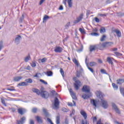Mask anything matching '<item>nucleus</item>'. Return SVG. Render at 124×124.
<instances>
[{
    "label": "nucleus",
    "mask_w": 124,
    "mask_h": 124,
    "mask_svg": "<svg viewBox=\"0 0 124 124\" xmlns=\"http://www.w3.org/2000/svg\"><path fill=\"white\" fill-rule=\"evenodd\" d=\"M32 92H33V93H35L38 95H40V94L41 96L43 97V98H45L46 99V98L49 97V93L46 91H42L40 92V91H39V90L36 88H32Z\"/></svg>",
    "instance_id": "nucleus-1"
},
{
    "label": "nucleus",
    "mask_w": 124,
    "mask_h": 124,
    "mask_svg": "<svg viewBox=\"0 0 124 124\" xmlns=\"http://www.w3.org/2000/svg\"><path fill=\"white\" fill-rule=\"evenodd\" d=\"M77 78L76 77H74L73 78V81H75V83L74 84L75 90H76V91H78V90H79V87H80V86L81 81H80V80H79L78 79L77 80Z\"/></svg>",
    "instance_id": "nucleus-2"
},
{
    "label": "nucleus",
    "mask_w": 124,
    "mask_h": 124,
    "mask_svg": "<svg viewBox=\"0 0 124 124\" xmlns=\"http://www.w3.org/2000/svg\"><path fill=\"white\" fill-rule=\"evenodd\" d=\"M59 106H60V101L59 100V98L56 97L54 98V106L52 107V108L54 110H57V109H59Z\"/></svg>",
    "instance_id": "nucleus-3"
},
{
    "label": "nucleus",
    "mask_w": 124,
    "mask_h": 124,
    "mask_svg": "<svg viewBox=\"0 0 124 124\" xmlns=\"http://www.w3.org/2000/svg\"><path fill=\"white\" fill-rule=\"evenodd\" d=\"M83 16H84L83 14H80L79 16L77 17L76 20H74L73 23L76 24H78V23H79V22H81L83 19Z\"/></svg>",
    "instance_id": "nucleus-4"
},
{
    "label": "nucleus",
    "mask_w": 124,
    "mask_h": 124,
    "mask_svg": "<svg viewBox=\"0 0 124 124\" xmlns=\"http://www.w3.org/2000/svg\"><path fill=\"white\" fill-rule=\"evenodd\" d=\"M101 103L102 104V107H103L104 109H107V108H108V103L107 101L101 99Z\"/></svg>",
    "instance_id": "nucleus-5"
},
{
    "label": "nucleus",
    "mask_w": 124,
    "mask_h": 124,
    "mask_svg": "<svg viewBox=\"0 0 124 124\" xmlns=\"http://www.w3.org/2000/svg\"><path fill=\"white\" fill-rule=\"evenodd\" d=\"M21 39H22V36L20 35H16L15 39V43H16V45L20 44V40H21Z\"/></svg>",
    "instance_id": "nucleus-6"
},
{
    "label": "nucleus",
    "mask_w": 124,
    "mask_h": 124,
    "mask_svg": "<svg viewBox=\"0 0 124 124\" xmlns=\"http://www.w3.org/2000/svg\"><path fill=\"white\" fill-rule=\"evenodd\" d=\"M96 46L97 47V49L101 50L102 51H103V50H104L105 48V47H106V46L104 43L102 44L97 45Z\"/></svg>",
    "instance_id": "nucleus-7"
},
{
    "label": "nucleus",
    "mask_w": 124,
    "mask_h": 124,
    "mask_svg": "<svg viewBox=\"0 0 124 124\" xmlns=\"http://www.w3.org/2000/svg\"><path fill=\"white\" fill-rule=\"evenodd\" d=\"M82 91L83 92V93H90L91 92L90 86L84 85L82 88Z\"/></svg>",
    "instance_id": "nucleus-8"
},
{
    "label": "nucleus",
    "mask_w": 124,
    "mask_h": 124,
    "mask_svg": "<svg viewBox=\"0 0 124 124\" xmlns=\"http://www.w3.org/2000/svg\"><path fill=\"white\" fill-rule=\"evenodd\" d=\"M17 112L18 114H20V115H21V116H23L24 114L26 113L27 109H26V108H19L17 109Z\"/></svg>",
    "instance_id": "nucleus-9"
},
{
    "label": "nucleus",
    "mask_w": 124,
    "mask_h": 124,
    "mask_svg": "<svg viewBox=\"0 0 124 124\" xmlns=\"http://www.w3.org/2000/svg\"><path fill=\"white\" fill-rule=\"evenodd\" d=\"M82 72H83V68H82L81 65H79V70L77 71L76 77L78 78H80L81 75H82Z\"/></svg>",
    "instance_id": "nucleus-10"
},
{
    "label": "nucleus",
    "mask_w": 124,
    "mask_h": 124,
    "mask_svg": "<svg viewBox=\"0 0 124 124\" xmlns=\"http://www.w3.org/2000/svg\"><path fill=\"white\" fill-rule=\"evenodd\" d=\"M112 109L114 110L117 114H121V112H120V109L118 108V107L116 105V104L114 103H112Z\"/></svg>",
    "instance_id": "nucleus-11"
},
{
    "label": "nucleus",
    "mask_w": 124,
    "mask_h": 124,
    "mask_svg": "<svg viewBox=\"0 0 124 124\" xmlns=\"http://www.w3.org/2000/svg\"><path fill=\"white\" fill-rule=\"evenodd\" d=\"M54 52H55V53H62V48L61 46H56Z\"/></svg>",
    "instance_id": "nucleus-12"
},
{
    "label": "nucleus",
    "mask_w": 124,
    "mask_h": 124,
    "mask_svg": "<svg viewBox=\"0 0 124 124\" xmlns=\"http://www.w3.org/2000/svg\"><path fill=\"white\" fill-rule=\"evenodd\" d=\"M113 61H115V59L114 58H111L110 57H108L107 58V62H108L109 64H111V65H113V64H114Z\"/></svg>",
    "instance_id": "nucleus-13"
},
{
    "label": "nucleus",
    "mask_w": 124,
    "mask_h": 124,
    "mask_svg": "<svg viewBox=\"0 0 124 124\" xmlns=\"http://www.w3.org/2000/svg\"><path fill=\"white\" fill-rule=\"evenodd\" d=\"M23 79V77L22 76H17L14 77L13 81L14 82H19V81H21Z\"/></svg>",
    "instance_id": "nucleus-14"
},
{
    "label": "nucleus",
    "mask_w": 124,
    "mask_h": 124,
    "mask_svg": "<svg viewBox=\"0 0 124 124\" xmlns=\"http://www.w3.org/2000/svg\"><path fill=\"white\" fill-rule=\"evenodd\" d=\"M95 94L97 96V97H98L99 98H100L101 99H102V98H103V95H102V93L100 91H96L95 92Z\"/></svg>",
    "instance_id": "nucleus-15"
},
{
    "label": "nucleus",
    "mask_w": 124,
    "mask_h": 124,
    "mask_svg": "<svg viewBox=\"0 0 124 124\" xmlns=\"http://www.w3.org/2000/svg\"><path fill=\"white\" fill-rule=\"evenodd\" d=\"M69 93H70L73 99H76V95L75 94V93L74 92H73L72 89H69Z\"/></svg>",
    "instance_id": "nucleus-16"
},
{
    "label": "nucleus",
    "mask_w": 124,
    "mask_h": 124,
    "mask_svg": "<svg viewBox=\"0 0 124 124\" xmlns=\"http://www.w3.org/2000/svg\"><path fill=\"white\" fill-rule=\"evenodd\" d=\"M97 49V48L96 45L90 46L89 47L90 52H93V51H95V50Z\"/></svg>",
    "instance_id": "nucleus-17"
},
{
    "label": "nucleus",
    "mask_w": 124,
    "mask_h": 124,
    "mask_svg": "<svg viewBox=\"0 0 124 124\" xmlns=\"http://www.w3.org/2000/svg\"><path fill=\"white\" fill-rule=\"evenodd\" d=\"M91 104L93 105V106H94V109H95V108L96 107L97 105V101L94 100V99H91Z\"/></svg>",
    "instance_id": "nucleus-18"
},
{
    "label": "nucleus",
    "mask_w": 124,
    "mask_h": 124,
    "mask_svg": "<svg viewBox=\"0 0 124 124\" xmlns=\"http://www.w3.org/2000/svg\"><path fill=\"white\" fill-rule=\"evenodd\" d=\"M113 32H115L118 37H121V36H122V33L121 32V31L119 30H113Z\"/></svg>",
    "instance_id": "nucleus-19"
},
{
    "label": "nucleus",
    "mask_w": 124,
    "mask_h": 124,
    "mask_svg": "<svg viewBox=\"0 0 124 124\" xmlns=\"http://www.w3.org/2000/svg\"><path fill=\"white\" fill-rule=\"evenodd\" d=\"M87 59H88V56H86L85 63L87 64V65L88 66V68L91 71V72H92V73H93V72H94V71H93V68L90 67L89 66V65H88V63H87Z\"/></svg>",
    "instance_id": "nucleus-20"
},
{
    "label": "nucleus",
    "mask_w": 124,
    "mask_h": 124,
    "mask_svg": "<svg viewBox=\"0 0 124 124\" xmlns=\"http://www.w3.org/2000/svg\"><path fill=\"white\" fill-rule=\"evenodd\" d=\"M49 19H50V16L45 15L43 18V23H46V22H47V20Z\"/></svg>",
    "instance_id": "nucleus-21"
},
{
    "label": "nucleus",
    "mask_w": 124,
    "mask_h": 124,
    "mask_svg": "<svg viewBox=\"0 0 124 124\" xmlns=\"http://www.w3.org/2000/svg\"><path fill=\"white\" fill-rule=\"evenodd\" d=\"M104 44L106 45V47H110V46H112L114 43L112 42H105Z\"/></svg>",
    "instance_id": "nucleus-22"
},
{
    "label": "nucleus",
    "mask_w": 124,
    "mask_h": 124,
    "mask_svg": "<svg viewBox=\"0 0 124 124\" xmlns=\"http://www.w3.org/2000/svg\"><path fill=\"white\" fill-rule=\"evenodd\" d=\"M117 84L118 85H122V84H124V79H119L116 80Z\"/></svg>",
    "instance_id": "nucleus-23"
},
{
    "label": "nucleus",
    "mask_w": 124,
    "mask_h": 124,
    "mask_svg": "<svg viewBox=\"0 0 124 124\" xmlns=\"http://www.w3.org/2000/svg\"><path fill=\"white\" fill-rule=\"evenodd\" d=\"M35 119H36L37 123H39V124H42L43 123V121H42V119H41L40 118V117L36 116Z\"/></svg>",
    "instance_id": "nucleus-24"
},
{
    "label": "nucleus",
    "mask_w": 124,
    "mask_h": 124,
    "mask_svg": "<svg viewBox=\"0 0 124 124\" xmlns=\"http://www.w3.org/2000/svg\"><path fill=\"white\" fill-rule=\"evenodd\" d=\"M80 114H81V115H82V116H83V118H84L85 120H86V119H87V113H86V112H85L83 110H81L80 111Z\"/></svg>",
    "instance_id": "nucleus-25"
},
{
    "label": "nucleus",
    "mask_w": 124,
    "mask_h": 124,
    "mask_svg": "<svg viewBox=\"0 0 124 124\" xmlns=\"http://www.w3.org/2000/svg\"><path fill=\"white\" fill-rule=\"evenodd\" d=\"M25 82L27 84H31L32 83V79L31 78H27L25 79Z\"/></svg>",
    "instance_id": "nucleus-26"
},
{
    "label": "nucleus",
    "mask_w": 124,
    "mask_h": 124,
    "mask_svg": "<svg viewBox=\"0 0 124 124\" xmlns=\"http://www.w3.org/2000/svg\"><path fill=\"white\" fill-rule=\"evenodd\" d=\"M90 97L91 96H90V95L87 94H84L82 95V98H83V99H87V98H90Z\"/></svg>",
    "instance_id": "nucleus-27"
},
{
    "label": "nucleus",
    "mask_w": 124,
    "mask_h": 124,
    "mask_svg": "<svg viewBox=\"0 0 124 124\" xmlns=\"http://www.w3.org/2000/svg\"><path fill=\"white\" fill-rule=\"evenodd\" d=\"M106 30L105 29V28H104V27H101L100 30V33H104V32H106Z\"/></svg>",
    "instance_id": "nucleus-28"
},
{
    "label": "nucleus",
    "mask_w": 124,
    "mask_h": 124,
    "mask_svg": "<svg viewBox=\"0 0 124 124\" xmlns=\"http://www.w3.org/2000/svg\"><path fill=\"white\" fill-rule=\"evenodd\" d=\"M43 112H44L46 117H48V116H49L48 112L47 111V109L44 108H43Z\"/></svg>",
    "instance_id": "nucleus-29"
},
{
    "label": "nucleus",
    "mask_w": 124,
    "mask_h": 124,
    "mask_svg": "<svg viewBox=\"0 0 124 124\" xmlns=\"http://www.w3.org/2000/svg\"><path fill=\"white\" fill-rule=\"evenodd\" d=\"M28 83H27V82H20L18 84V86H28Z\"/></svg>",
    "instance_id": "nucleus-30"
},
{
    "label": "nucleus",
    "mask_w": 124,
    "mask_h": 124,
    "mask_svg": "<svg viewBox=\"0 0 124 124\" xmlns=\"http://www.w3.org/2000/svg\"><path fill=\"white\" fill-rule=\"evenodd\" d=\"M46 75L48 77L53 76V72L51 71H47Z\"/></svg>",
    "instance_id": "nucleus-31"
},
{
    "label": "nucleus",
    "mask_w": 124,
    "mask_h": 124,
    "mask_svg": "<svg viewBox=\"0 0 124 124\" xmlns=\"http://www.w3.org/2000/svg\"><path fill=\"white\" fill-rule=\"evenodd\" d=\"M30 59H31V55L29 54L28 56L25 57L24 62H29V61L30 60Z\"/></svg>",
    "instance_id": "nucleus-32"
},
{
    "label": "nucleus",
    "mask_w": 124,
    "mask_h": 124,
    "mask_svg": "<svg viewBox=\"0 0 124 124\" xmlns=\"http://www.w3.org/2000/svg\"><path fill=\"white\" fill-rule=\"evenodd\" d=\"M117 16L118 17H124V13L119 12L116 13Z\"/></svg>",
    "instance_id": "nucleus-33"
},
{
    "label": "nucleus",
    "mask_w": 124,
    "mask_h": 124,
    "mask_svg": "<svg viewBox=\"0 0 124 124\" xmlns=\"http://www.w3.org/2000/svg\"><path fill=\"white\" fill-rule=\"evenodd\" d=\"M56 124H60V116H57L56 117Z\"/></svg>",
    "instance_id": "nucleus-34"
},
{
    "label": "nucleus",
    "mask_w": 124,
    "mask_h": 124,
    "mask_svg": "<svg viewBox=\"0 0 124 124\" xmlns=\"http://www.w3.org/2000/svg\"><path fill=\"white\" fill-rule=\"evenodd\" d=\"M72 0H67L69 7H72Z\"/></svg>",
    "instance_id": "nucleus-35"
},
{
    "label": "nucleus",
    "mask_w": 124,
    "mask_h": 124,
    "mask_svg": "<svg viewBox=\"0 0 124 124\" xmlns=\"http://www.w3.org/2000/svg\"><path fill=\"white\" fill-rule=\"evenodd\" d=\"M79 31L82 34H86V32L85 31V29H83L82 28H79Z\"/></svg>",
    "instance_id": "nucleus-36"
},
{
    "label": "nucleus",
    "mask_w": 124,
    "mask_h": 124,
    "mask_svg": "<svg viewBox=\"0 0 124 124\" xmlns=\"http://www.w3.org/2000/svg\"><path fill=\"white\" fill-rule=\"evenodd\" d=\"M73 62H74L76 65H77V66H79V63L78 62V61H77V60H76V59H74L73 60Z\"/></svg>",
    "instance_id": "nucleus-37"
},
{
    "label": "nucleus",
    "mask_w": 124,
    "mask_h": 124,
    "mask_svg": "<svg viewBox=\"0 0 124 124\" xmlns=\"http://www.w3.org/2000/svg\"><path fill=\"white\" fill-rule=\"evenodd\" d=\"M112 87H113L114 90H118V85H116L115 83H113L112 84Z\"/></svg>",
    "instance_id": "nucleus-38"
},
{
    "label": "nucleus",
    "mask_w": 124,
    "mask_h": 124,
    "mask_svg": "<svg viewBox=\"0 0 124 124\" xmlns=\"http://www.w3.org/2000/svg\"><path fill=\"white\" fill-rule=\"evenodd\" d=\"M90 66L93 67L96 65V62H90L89 64Z\"/></svg>",
    "instance_id": "nucleus-39"
},
{
    "label": "nucleus",
    "mask_w": 124,
    "mask_h": 124,
    "mask_svg": "<svg viewBox=\"0 0 124 124\" xmlns=\"http://www.w3.org/2000/svg\"><path fill=\"white\" fill-rule=\"evenodd\" d=\"M115 55H116L117 57H122L123 56V54L120 52H114Z\"/></svg>",
    "instance_id": "nucleus-40"
},
{
    "label": "nucleus",
    "mask_w": 124,
    "mask_h": 124,
    "mask_svg": "<svg viewBox=\"0 0 124 124\" xmlns=\"http://www.w3.org/2000/svg\"><path fill=\"white\" fill-rule=\"evenodd\" d=\"M24 18H25V16H24V14H22L21 17L19 18V21L20 23L23 22V21L24 20Z\"/></svg>",
    "instance_id": "nucleus-41"
},
{
    "label": "nucleus",
    "mask_w": 124,
    "mask_h": 124,
    "mask_svg": "<svg viewBox=\"0 0 124 124\" xmlns=\"http://www.w3.org/2000/svg\"><path fill=\"white\" fill-rule=\"evenodd\" d=\"M105 38H106V35H103L102 37L100 39V41L103 42L105 40Z\"/></svg>",
    "instance_id": "nucleus-42"
},
{
    "label": "nucleus",
    "mask_w": 124,
    "mask_h": 124,
    "mask_svg": "<svg viewBox=\"0 0 124 124\" xmlns=\"http://www.w3.org/2000/svg\"><path fill=\"white\" fill-rule=\"evenodd\" d=\"M100 72L103 74H106L107 75H108V73L106 72V71H105V69H102L100 70Z\"/></svg>",
    "instance_id": "nucleus-43"
},
{
    "label": "nucleus",
    "mask_w": 124,
    "mask_h": 124,
    "mask_svg": "<svg viewBox=\"0 0 124 124\" xmlns=\"http://www.w3.org/2000/svg\"><path fill=\"white\" fill-rule=\"evenodd\" d=\"M60 73L62 74V77H64V72L63 71V70H62V68H60Z\"/></svg>",
    "instance_id": "nucleus-44"
},
{
    "label": "nucleus",
    "mask_w": 124,
    "mask_h": 124,
    "mask_svg": "<svg viewBox=\"0 0 124 124\" xmlns=\"http://www.w3.org/2000/svg\"><path fill=\"white\" fill-rule=\"evenodd\" d=\"M91 35H93V36H98V35H99V34L96 32H92L91 33Z\"/></svg>",
    "instance_id": "nucleus-45"
},
{
    "label": "nucleus",
    "mask_w": 124,
    "mask_h": 124,
    "mask_svg": "<svg viewBox=\"0 0 124 124\" xmlns=\"http://www.w3.org/2000/svg\"><path fill=\"white\" fill-rule=\"evenodd\" d=\"M20 120L21 121V122H22L23 124H24V123H25V121H26V117H25V116L22 117L20 119Z\"/></svg>",
    "instance_id": "nucleus-46"
},
{
    "label": "nucleus",
    "mask_w": 124,
    "mask_h": 124,
    "mask_svg": "<svg viewBox=\"0 0 124 124\" xmlns=\"http://www.w3.org/2000/svg\"><path fill=\"white\" fill-rule=\"evenodd\" d=\"M32 113H36L37 112V108H33L32 109Z\"/></svg>",
    "instance_id": "nucleus-47"
},
{
    "label": "nucleus",
    "mask_w": 124,
    "mask_h": 124,
    "mask_svg": "<svg viewBox=\"0 0 124 124\" xmlns=\"http://www.w3.org/2000/svg\"><path fill=\"white\" fill-rule=\"evenodd\" d=\"M1 103L4 105V106H6V104L5 103V101L3 99V98H1Z\"/></svg>",
    "instance_id": "nucleus-48"
},
{
    "label": "nucleus",
    "mask_w": 124,
    "mask_h": 124,
    "mask_svg": "<svg viewBox=\"0 0 124 124\" xmlns=\"http://www.w3.org/2000/svg\"><path fill=\"white\" fill-rule=\"evenodd\" d=\"M40 81L43 83V84H44L45 85H48V83H47V82L45 81L43 79H40Z\"/></svg>",
    "instance_id": "nucleus-49"
},
{
    "label": "nucleus",
    "mask_w": 124,
    "mask_h": 124,
    "mask_svg": "<svg viewBox=\"0 0 124 124\" xmlns=\"http://www.w3.org/2000/svg\"><path fill=\"white\" fill-rule=\"evenodd\" d=\"M91 15V11L90 10H87L86 12V16L87 17H89V16Z\"/></svg>",
    "instance_id": "nucleus-50"
},
{
    "label": "nucleus",
    "mask_w": 124,
    "mask_h": 124,
    "mask_svg": "<svg viewBox=\"0 0 124 124\" xmlns=\"http://www.w3.org/2000/svg\"><path fill=\"white\" fill-rule=\"evenodd\" d=\"M7 91H10V92H13V91H16V89H14V88H13V89H11V88H7Z\"/></svg>",
    "instance_id": "nucleus-51"
},
{
    "label": "nucleus",
    "mask_w": 124,
    "mask_h": 124,
    "mask_svg": "<svg viewBox=\"0 0 124 124\" xmlns=\"http://www.w3.org/2000/svg\"><path fill=\"white\" fill-rule=\"evenodd\" d=\"M82 51H83V47H81V48L77 50V52H78V53H81V52H82Z\"/></svg>",
    "instance_id": "nucleus-52"
},
{
    "label": "nucleus",
    "mask_w": 124,
    "mask_h": 124,
    "mask_svg": "<svg viewBox=\"0 0 124 124\" xmlns=\"http://www.w3.org/2000/svg\"><path fill=\"white\" fill-rule=\"evenodd\" d=\"M23 122H22L20 120H17L16 121V124H23Z\"/></svg>",
    "instance_id": "nucleus-53"
},
{
    "label": "nucleus",
    "mask_w": 124,
    "mask_h": 124,
    "mask_svg": "<svg viewBox=\"0 0 124 124\" xmlns=\"http://www.w3.org/2000/svg\"><path fill=\"white\" fill-rule=\"evenodd\" d=\"M62 110L63 112H66V113L68 112V110L65 108H62Z\"/></svg>",
    "instance_id": "nucleus-54"
},
{
    "label": "nucleus",
    "mask_w": 124,
    "mask_h": 124,
    "mask_svg": "<svg viewBox=\"0 0 124 124\" xmlns=\"http://www.w3.org/2000/svg\"><path fill=\"white\" fill-rule=\"evenodd\" d=\"M107 15H108V14H99V16H100L101 17H106L107 16Z\"/></svg>",
    "instance_id": "nucleus-55"
},
{
    "label": "nucleus",
    "mask_w": 124,
    "mask_h": 124,
    "mask_svg": "<svg viewBox=\"0 0 124 124\" xmlns=\"http://www.w3.org/2000/svg\"><path fill=\"white\" fill-rule=\"evenodd\" d=\"M70 26V22L67 23L66 25L65 26V28L67 29L68 28H69V26Z\"/></svg>",
    "instance_id": "nucleus-56"
},
{
    "label": "nucleus",
    "mask_w": 124,
    "mask_h": 124,
    "mask_svg": "<svg viewBox=\"0 0 124 124\" xmlns=\"http://www.w3.org/2000/svg\"><path fill=\"white\" fill-rule=\"evenodd\" d=\"M81 124H89V123H88V122L87 121V120H85V122L84 121V120H82Z\"/></svg>",
    "instance_id": "nucleus-57"
},
{
    "label": "nucleus",
    "mask_w": 124,
    "mask_h": 124,
    "mask_svg": "<svg viewBox=\"0 0 124 124\" xmlns=\"http://www.w3.org/2000/svg\"><path fill=\"white\" fill-rule=\"evenodd\" d=\"M3 46L2 45V41H0V51L2 49Z\"/></svg>",
    "instance_id": "nucleus-58"
},
{
    "label": "nucleus",
    "mask_w": 124,
    "mask_h": 124,
    "mask_svg": "<svg viewBox=\"0 0 124 124\" xmlns=\"http://www.w3.org/2000/svg\"><path fill=\"white\" fill-rule=\"evenodd\" d=\"M41 62H45L47 61V59L46 58H43L41 60Z\"/></svg>",
    "instance_id": "nucleus-59"
},
{
    "label": "nucleus",
    "mask_w": 124,
    "mask_h": 124,
    "mask_svg": "<svg viewBox=\"0 0 124 124\" xmlns=\"http://www.w3.org/2000/svg\"><path fill=\"white\" fill-rule=\"evenodd\" d=\"M94 19H95V21L96 23H99L100 20H99V19H98V18H97V17H95Z\"/></svg>",
    "instance_id": "nucleus-60"
},
{
    "label": "nucleus",
    "mask_w": 124,
    "mask_h": 124,
    "mask_svg": "<svg viewBox=\"0 0 124 124\" xmlns=\"http://www.w3.org/2000/svg\"><path fill=\"white\" fill-rule=\"evenodd\" d=\"M45 1V0H40L39 2V5H41V4H42V3H43Z\"/></svg>",
    "instance_id": "nucleus-61"
},
{
    "label": "nucleus",
    "mask_w": 124,
    "mask_h": 124,
    "mask_svg": "<svg viewBox=\"0 0 124 124\" xmlns=\"http://www.w3.org/2000/svg\"><path fill=\"white\" fill-rule=\"evenodd\" d=\"M29 124H34V121H33V120H32L31 119H30Z\"/></svg>",
    "instance_id": "nucleus-62"
},
{
    "label": "nucleus",
    "mask_w": 124,
    "mask_h": 124,
    "mask_svg": "<svg viewBox=\"0 0 124 124\" xmlns=\"http://www.w3.org/2000/svg\"><path fill=\"white\" fill-rule=\"evenodd\" d=\"M31 66H32V67H35V66H36V64L34 62L31 64Z\"/></svg>",
    "instance_id": "nucleus-63"
},
{
    "label": "nucleus",
    "mask_w": 124,
    "mask_h": 124,
    "mask_svg": "<svg viewBox=\"0 0 124 124\" xmlns=\"http://www.w3.org/2000/svg\"><path fill=\"white\" fill-rule=\"evenodd\" d=\"M65 124H69V122H68V120H67V118H66L65 119Z\"/></svg>",
    "instance_id": "nucleus-64"
}]
</instances>
